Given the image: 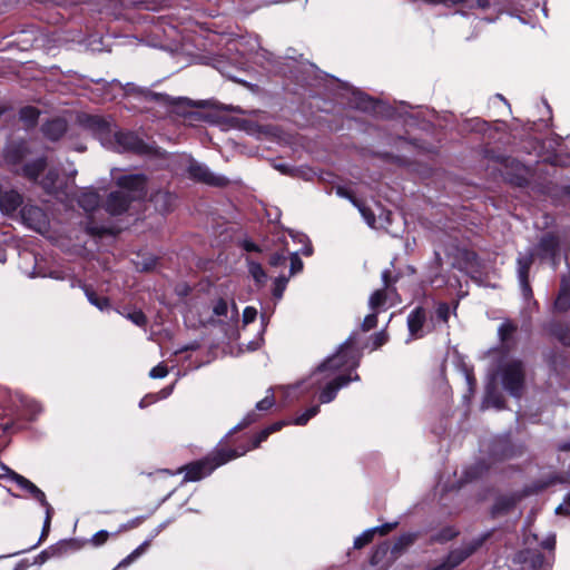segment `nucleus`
Here are the masks:
<instances>
[{
  "instance_id": "nucleus-1",
  "label": "nucleus",
  "mask_w": 570,
  "mask_h": 570,
  "mask_svg": "<svg viewBox=\"0 0 570 570\" xmlns=\"http://www.w3.org/2000/svg\"><path fill=\"white\" fill-rule=\"evenodd\" d=\"M117 191L109 194L105 203L106 210L111 215H121L135 200L147 195L146 177L141 174H128L115 177Z\"/></svg>"
},
{
  "instance_id": "nucleus-2",
  "label": "nucleus",
  "mask_w": 570,
  "mask_h": 570,
  "mask_svg": "<svg viewBox=\"0 0 570 570\" xmlns=\"http://www.w3.org/2000/svg\"><path fill=\"white\" fill-rule=\"evenodd\" d=\"M353 337H348L340 347L336 354L325 360L312 374L313 383L321 385L330 377L337 376L338 372L351 370L357 366L355 353L352 350Z\"/></svg>"
},
{
  "instance_id": "nucleus-3",
  "label": "nucleus",
  "mask_w": 570,
  "mask_h": 570,
  "mask_svg": "<svg viewBox=\"0 0 570 570\" xmlns=\"http://www.w3.org/2000/svg\"><path fill=\"white\" fill-rule=\"evenodd\" d=\"M238 455L236 450H219L204 460L190 463L180 469V471H185L184 481H198Z\"/></svg>"
},
{
  "instance_id": "nucleus-4",
  "label": "nucleus",
  "mask_w": 570,
  "mask_h": 570,
  "mask_svg": "<svg viewBox=\"0 0 570 570\" xmlns=\"http://www.w3.org/2000/svg\"><path fill=\"white\" fill-rule=\"evenodd\" d=\"M503 387L513 396H520L524 384V368L520 361L511 360L501 367Z\"/></svg>"
},
{
  "instance_id": "nucleus-5",
  "label": "nucleus",
  "mask_w": 570,
  "mask_h": 570,
  "mask_svg": "<svg viewBox=\"0 0 570 570\" xmlns=\"http://www.w3.org/2000/svg\"><path fill=\"white\" fill-rule=\"evenodd\" d=\"M358 380V375H355L352 377L351 375H337L335 377H330L328 380L322 382L321 385H317L313 383L311 380V376L304 381L302 384L306 385V391L313 390V389H321L320 393V401L321 403H330L332 402L336 393L340 389L346 386L351 381Z\"/></svg>"
},
{
  "instance_id": "nucleus-6",
  "label": "nucleus",
  "mask_w": 570,
  "mask_h": 570,
  "mask_svg": "<svg viewBox=\"0 0 570 570\" xmlns=\"http://www.w3.org/2000/svg\"><path fill=\"white\" fill-rule=\"evenodd\" d=\"M9 478L17 483V485L28 492L35 500H37L43 508H46V520L41 538H43L49 531L52 508L46 499V494L30 480L11 471Z\"/></svg>"
},
{
  "instance_id": "nucleus-7",
  "label": "nucleus",
  "mask_w": 570,
  "mask_h": 570,
  "mask_svg": "<svg viewBox=\"0 0 570 570\" xmlns=\"http://www.w3.org/2000/svg\"><path fill=\"white\" fill-rule=\"evenodd\" d=\"M189 176L200 183L212 186H225L228 179L224 176L215 175L205 165L197 161H191L188 166Z\"/></svg>"
},
{
  "instance_id": "nucleus-8",
  "label": "nucleus",
  "mask_w": 570,
  "mask_h": 570,
  "mask_svg": "<svg viewBox=\"0 0 570 570\" xmlns=\"http://www.w3.org/2000/svg\"><path fill=\"white\" fill-rule=\"evenodd\" d=\"M21 217L27 226L37 232H43L48 227L47 215L38 206L24 205L21 209Z\"/></svg>"
},
{
  "instance_id": "nucleus-9",
  "label": "nucleus",
  "mask_w": 570,
  "mask_h": 570,
  "mask_svg": "<svg viewBox=\"0 0 570 570\" xmlns=\"http://www.w3.org/2000/svg\"><path fill=\"white\" fill-rule=\"evenodd\" d=\"M518 559L523 563L522 570H548L550 567V562L538 551L520 552Z\"/></svg>"
},
{
  "instance_id": "nucleus-10",
  "label": "nucleus",
  "mask_w": 570,
  "mask_h": 570,
  "mask_svg": "<svg viewBox=\"0 0 570 570\" xmlns=\"http://www.w3.org/2000/svg\"><path fill=\"white\" fill-rule=\"evenodd\" d=\"M114 137L119 151H140L142 149V141L134 132L117 131L114 132Z\"/></svg>"
},
{
  "instance_id": "nucleus-11",
  "label": "nucleus",
  "mask_w": 570,
  "mask_h": 570,
  "mask_svg": "<svg viewBox=\"0 0 570 570\" xmlns=\"http://www.w3.org/2000/svg\"><path fill=\"white\" fill-rule=\"evenodd\" d=\"M22 204V196L16 190L2 191L0 195V210L7 215L14 213Z\"/></svg>"
},
{
  "instance_id": "nucleus-12",
  "label": "nucleus",
  "mask_w": 570,
  "mask_h": 570,
  "mask_svg": "<svg viewBox=\"0 0 570 570\" xmlns=\"http://www.w3.org/2000/svg\"><path fill=\"white\" fill-rule=\"evenodd\" d=\"M425 322V312L417 307L407 316V326L412 337H421V331Z\"/></svg>"
},
{
  "instance_id": "nucleus-13",
  "label": "nucleus",
  "mask_w": 570,
  "mask_h": 570,
  "mask_svg": "<svg viewBox=\"0 0 570 570\" xmlns=\"http://www.w3.org/2000/svg\"><path fill=\"white\" fill-rule=\"evenodd\" d=\"M67 130V124L63 119L57 118L48 121L42 127L43 135L50 140H58Z\"/></svg>"
},
{
  "instance_id": "nucleus-14",
  "label": "nucleus",
  "mask_w": 570,
  "mask_h": 570,
  "mask_svg": "<svg viewBox=\"0 0 570 570\" xmlns=\"http://www.w3.org/2000/svg\"><path fill=\"white\" fill-rule=\"evenodd\" d=\"M532 264V256H524L518 258V275L520 284L525 296L531 295V288L528 283V273Z\"/></svg>"
},
{
  "instance_id": "nucleus-15",
  "label": "nucleus",
  "mask_w": 570,
  "mask_h": 570,
  "mask_svg": "<svg viewBox=\"0 0 570 570\" xmlns=\"http://www.w3.org/2000/svg\"><path fill=\"white\" fill-rule=\"evenodd\" d=\"M41 185L48 194H52L57 197H59L60 194L68 196V193L63 191L61 185L59 184L58 173L53 169L47 173L41 181Z\"/></svg>"
},
{
  "instance_id": "nucleus-16",
  "label": "nucleus",
  "mask_w": 570,
  "mask_h": 570,
  "mask_svg": "<svg viewBox=\"0 0 570 570\" xmlns=\"http://www.w3.org/2000/svg\"><path fill=\"white\" fill-rule=\"evenodd\" d=\"M558 238L552 234H546L539 242L538 252L541 257L554 258L558 249Z\"/></svg>"
},
{
  "instance_id": "nucleus-17",
  "label": "nucleus",
  "mask_w": 570,
  "mask_h": 570,
  "mask_svg": "<svg viewBox=\"0 0 570 570\" xmlns=\"http://www.w3.org/2000/svg\"><path fill=\"white\" fill-rule=\"evenodd\" d=\"M389 298L400 301L399 297L395 298L393 293H391L386 289H383V288L376 289L371 294V296L368 298V306L372 311L379 312L381 308H383L385 306Z\"/></svg>"
},
{
  "instance_id": "nucleus-18",
  "label": "nucleus",
  "mask_w": 570,
  "mask_h": 570,
  "mask_svg": "<svg viewBox=\"0 0 570 570\" xmlns=\"http://www.w3.org/2000/svg\"><path fill=\"white\" fill-rule=\"evenodd\" d=\"M554 307L561 312L568 311L570 308V277L562 278L560 292L554 302Z\"/></svg>"
},
{
  "instance_id": "nucleus-19",
  "label": "nucleus",
  "mask_w": 570,
  "mask_h": 570,
  "mask_svg": "<svg viewBox=\"0 0 570 570\" xmlns=\"http://www.w3.org/2000/svg\"><path fill=\"white\" fill-rule=\"evenodd\" d=\"M175 199L176 197L171 193L165 190H159L151 197L155 207L164 213L173 208Z\"/></svg>"
},
{
  "instance_id": "nucleus-20",
  "label": "nucleus",
  "mask_w": 570,
  "mask_h": 570,
  "mask_svg": "<svg viewBox=\"0 0 570 570\" xmlns=\"http://www.w3.org/2000/svg\"><path fill=\"white\" fill-rule=\"evenodd\" d=\"M85 125L99 135L101 139L111 132L110 125L99 116H87Z\"/></svg>"
},
{
  "instance_id": "nucleus-21",
  "label": "nucleus",
  "mask_w": 570,
  "mask_h": 570,
  "mask_svg": "<svg viewBox=\"0 0 570 570\" xmlns=\"http://www.w3.org/2000/svg\"><path fill=\"white\" fill-rule=\"evenodd\" d=\"M78 204L83 210L91 212L99 205V196L95 190L86 189L78 197Z\"/></svg>"
},
{
  "instance_id": "nucleus-22",
  "label": "nucleus",
  "mask_w": 570,
  "mask_h": 570,
  "mask_svg": "<svg viewBox=\"0 0 570 570\" xmlns=\"http://www.w3.org/2000/svg\"><path fill=\"white\" fill-rule=\"evenodd\" d=\"M46 168V159L40 158L23 167V174L31 180H36Z\"/></svg>"
},
{
  "instance_id": "nucleus-23",
  "label": "nucleus",
  "mask_w": 570,
  "mask_h": 570,
  "mask_svg": "<svg viewBox=\"0 0 570 570\" xmlns=\"http://www.w3.org/2000/svg\"><path fill=\"white\" fill-rule=\"evenodd\" d=\"M70 547H71V543L62 542L61 544H59L57 547H50L49 549L43 550L39 554V558L41 559V561H46L49 558H52L55 556H59V554L66 553L69 550Z\"/></svg>"
},
{
  "instance_id": "nucleus-24",
  "label": "nucleus",
  "mask_w": 570,
  "mask_h": 570,
  "mask_svg": "<svg viewBox=\"0 0 570 570\" xmlns=\"http://www.w3.org/2000/svg\"><path fill=\"white\" fill-rule=\"evenodd\" d=\"M248 272L257 284H264L266 282L267 276L261 264L249 261Z\"/></svg>"
},
{
  "instance_id": "nucleus-25",
  "label": "nucleus",
  "mask_w": 570,
  "mask_h": 570,
  "mask_svg": "<svg viewBox=\"0 0 570 570\" xmlns=\"http://www.w3.org/2000/svg\"><path fill=\"white\" fill-rule=\"evenodd\" d=\"M495 406L500 409L502 406V400L500 395H497L494 392V386H489L487 389V395L483 401V407Z\"/></svg>"
},
{
  "instance_id": "nucleus-26",
  "label": "nucleus",
  "mask_w": 570,
  "mask_h": 570,
  "mask_svg": "<svg viewBox=\"0 0 570 570\" xmlns=\"http://www.w3.org/2000/svg\"><path fill=\"white\" fill-rule=\"evenodd\" d=\"M148 546H149V542L145 541L137 549H135L129 556H127L124 560H121L118 564V568H125V567L129 566L131 562H134L137 558H139L145 552V550Z\"/></svg>"
},
{
  "instance_id": "nucleus-27",
  "label": "nucleus",
  "mask_w": 570,
  "mask_h": 570,
  "mask_svg": "<svg viewBox=\"0 0 570 570\" xmlns=\"http://www.w3.org/2000/svg\"><path fill=\"white\" fill-rule=\"evenodd\" d=\"M38 117H39V111L35 107H24L20 110V118L28 126L35 125Z\"/></svg>"
},
{
  "instance_id": "nucleus-28",
  "label": "nucleus",
  "mask_w": 570,
  "mask_h": 570,
  "mask_svg": "<svg viewBox=\"0 0 570 570\" xmlns=\"http://www.w3.org/2000/svg\"><path fill=\"white\" fill-rule=\"evenodd\" d=\"M127 320L132 322L137 326H145L147 324V317L140 309H135L128 313H121Z\"/></svg>"
},
{
  "instance_id": "nucleus-29",
  "label": "nucleus",
  "mask_w": 570,
  "mask_h": 570,
  "mask_svg": "<svg viewBox=\"0 0 570 570\" xmlns=\"http://www.w3.org/2000/svg\"><path fill=\"white\" fill-rule=\"evenodd\" d=\"M382 281H383V289H386L395 296V298L399 297L396 289L393 287V285L396 283V277H393L390 269H385L382 273Z\"/></svg>"
},
{
  "instance_id": "nucleus-30",
  "label": "nucleus",
  "mask_w": 570,
  "mask_h": 570,
  "mask_svg": "<svg viewBox=\"0 0 570 570\" xmlns=\"http://www.w3.org/2000/svg\"><path fill=\"white\" fill-rule=\"evenodd\" d=\"M86 296L88 297V301L98 307L100 311L107 308L109 306V301L107 297H98L92 291L86 289Z\"/></svg>"
},
{
  "instance_id": "nucleus-31",
  "label": "nucleus",
  "mask_w": 570,
  "mask_h": 570,
  "mask_svg": "<svg viewBox=\"0 0 570 570\" xmlns=\"http://www.w3.org/2000/svg\"><path fill=\"white\" fill-rule=\"evenodd\" d=\"M374 535H375V530H373V529H368V530L364 531L361 535L355 538L354 548L361 549L364 546L368 544L370 542H372Z\"/></svg>"
},
{
  "instance_id": "nucleus-32",
  "label": "nucleus",
  "mask_w": 570,
  "mask_h": 570,
  "mask_svg": "<svg viewBox=\"0 0 570 570\" xmlns=\"http://www.w3.org/2000/svg\"><path fill=\"white\" fill-rule=\"evenodd\" d=\"M271 435V433L267 431V429L265 428L264 430H262L253 440V444L252 446H247V448H243L242 451H236L240 456V455H244L247 451H249L250 449H256L259 446V444L262 442H264L265 440H267V438Z\"/></svg>"
},
{
  "instance_id": "nucleus-33",
  "label": "nucleus",
  "mask_w": 570,
  "mask_h": 570,
  "mask_svg": "<svg viewBox=\"0 0 570 570\" xmlns=\"http://www.w3.org/2000/svg\"><path fill=\"white\" fill-rule=\"evenodd\" d=\"M318 412H320V406L318 405H314V406L309 407L308 410H306L303 414L297 416L294 420V424H296V425H305Z\"/></svg>"
},
{
  "instance_id": "nucleus-34",
  "label": "nucleus",
  "mask_w": 570,
  "mask_h": 570,
  "mask_svg": "<svg viewBox=\"0 0 570 570\" xmlns=\"http://www.w3.org/2000/svg\"><path fill=\"white\" fill-rule=\"evenodd\" d=\"M288 278L289 277H286V276H283V275H279L275 282H274V291H273V294L274 296L279 299L282 298L283 296V293L286 288V285H287V282H288Z\"/></svg>"
},
{
  "instance_id": "nucleus-35",
  "label": "nucleus",
  "mask_w": 570,
  "mask_h": 570,
  "mask_svg": "<svg viewBox=\"0 0 570 570\" xmlns=\"http://www.w3.org/2000/svg\"><path fill=\"white\" fill-rule=\"evenodd\" d=\"M26 151L24 142L19 144L16 147H10L7 154V157L13 163L19 161L23 157V153Z\"/></svg>"
},
{
  "instance_id": "nucleus-36",
  "label": "nucleus",
  "mask_w": 570,
  "mask_h": 570,
  "mask_svg": "<svg viewBox=\"0 0 570 570\" xmlns=\"http://www.w3.org/2000/svg\"><path fill=\"white\" fill-rule=\"evenodd\" d=\"M291 267H289V276H293L299 273L303 269V262L296 253H292L289 256Z\"/></svg>"
},
{
  "instance_id": "nucleus-37",
  "label": "nucleus",
  "mask_w": 570,
  "mask_h": 570,
  "mask_svg": "<svg viewBox=\"0 0 570 570\" xmlns=\"http://www.w3.org/2000/svg\"><path fill=\"white\" fill-rule=\"evenodd\" d=\"M227 312H228V305L225 299L219 298L218 301L215 302V304L213 306V314L215 316H218V317L226 316Z\"/></svg>"
},
{
  "instance_id": "nucleus-38",
  "label": "nucleus",
  "mask_w": 570,
  "mask_h": 570,
  "mask_svg": "<svg viewBox=\"0 0 570 570\" xmlns=\"http://www.w3.org/2000/svg\"><path fill=\"white\" fill-rule=\"evenodd\" d=\"M515 330H517L515 325H513L510 322H504L499 327V334H500L501 338L504 341V340L509 338Z\"/></svg>"
},
{
  "instance_id": "nucleus-39",
  "label": "nucleus",
  "mask_w": 570,
  "mask_h": 570,
  "mask_svg": "<svg viewBox=\"0 0 570 570\" xmlns=\"http://www.w3.org/2000/svg\"><path fill=\"white\" fill-rule=\"evenodd\" d=\"M376 313H377V311H374L372 314H368L364 318V321L362 323V330L364 332H367L376 326V324H377V314Z\"/></svg>"
},
{
  "instance_id": "nucleus-40",
  "label": "nucleus",
  "mask_w": 570,
  "mask_h": 570,
  "mask_svg": "<svg viewBox=\"0 0 570 570\" xmlns=\"http://www.w3.org/2000/svg\"><path fill=\"white\" fill-rule=\"evenodd\" d=\"M275 403L273 393L266 395L263 400L256 403V409L258 411H267L269 410Z\"/></svg>"
},
{
  "instance_id": "nucleus-41",
  "label": "nucleus",
  "mask_w": 570,
  "mask_h": 570,
  "mask_svg": "<svg viewBox=\"0 0 570 570\" xmlns=\"http://www.w3.org/2000/svg\"><path fill=\"white\" fill-rule=\"evenodd\" d=\"M108 538H109V533L106 530H100L96 534L92 535V538L90 539V542L95 547H100L108 540Z\"/></svg>"
},
{
  "instance_id": "nucleus-42",
  "label": "nucleus",
  "mask_w": 570,
  "mask_h": 570,
  "mask_svg": "<svg viewBox=\"0 0 570 570\" xmlns=\"http://www.w3.org/2000/svg\"><path fill=\"white\" fill-rule=\"evenodd\" d=\"M168 374V370L165 365L158 364L155 367H153L149 372V376L151 379H163Z\"/></svg>"
},
{
  "instance_id": "nucleus-43",
  "label": "nucleus",
  "mask_w": 570,
  "mask_h": 570,
  "mask_svg": "<svg viewBox=\"0 0 570 570\" xmlns=\"http://www.w3.org/2000/svg\"><path fill=\"white\" fill-rule=\"evenodd\" d=\"M287 262V257L284 254L275 253L269 258V264L273 267H282L285 266Z\"/></svg>"
},
{
  "instance_id": "nucleus-44",
  "label": "nucleus",
  "mask_w": 570,
  "mask_h": 570,
  "mask_svg": "<svg viewBox=\"0 0 570 570\" xmlns=\"http://www.w3.org/2000/svg\"><path fill=\"white\" fill-rule=\"evenodd\" d=\"M257 316V311L255 307L247 306L243 312V322L245 325L255 321Z\"/></svg>"
},
{
  "instance_id": "nucleus-45",
  "label": "nucleus",
  "mask_w": 570,
  "mask_h": 570,
  "mask_svg": "<svg viewBox=\"0 0 570 570\" xmlns=\"http://www.w3.org/2000/svg\"><path fill=\"white\" fill-rule=\"evenodd\" d=\"M389 340L386 332L381 331L373 336V348H379L384 345Z\"/></svg>"
},
{
  "instance_id": "nucleus-46",
  "label": "nucleus",
  "mask_w": 570,
  "mask_h": 570,
  "mask_svg": "<svg viewBox=\"0 0 570 570\" xmlns=\"http://www.w3.org/2000/svg\"><path fill=\"white\" fill-rule=\"evenodd\" d=\"M396 525H397V522H393V523H385V524H382L380 527H375V528H372V529L375 530V533H380L381 535H385L389 532H391Z\"/></svg>"
},
{
  "instance_id": "nucleus-47",
  "label": "nucleus",
  "mask_w": 570,
  "mask_h": 570,
  "mask_svg": "<svg viewBox=\"0 0 570 570\" xmlns=\"http://www.w3.org/2000/svg\"><path fill=\"white\" fill-rule=\"evenodd\" d=\"M438 317L442 320L443 322H446L450 314V307L448 304H441L439 305L436 309Z\"/></svg>"
},
{
  "instance_id": "nucleus-48",
  "label": "nucleus",
  "mask_w": 570,
  "mask_h": 570,
  "mask_svg": "<svg viewBox=\"0 0 570 570\" xmlns=\"http://www.w3.org/2000/svg\"><path fill=\"white\" fill-rule=\"evenodd\" d=\"M553 334L557 335L558 338L563 344H570L569 331L567 328H560V330L554 328Z\"/></svg>"
},
{
  "instance_id": "nucleus-49",
  "label": "nucleus",
  "mask_w": 570,
  "mask_h": 570,
  "mask_svg": "<svg viewBox=\"0 0 570 570\" xmlns=\"http://www.w3.org/2000/svg\"><path fill=\"white\" fill-rule=\"evenodd\" d=\"M11 402L10 393L4 387L0 386V406H8Z\"/></svg>"
},
{
  "instance_id": "nucleus-50",
  "label": "nucleus",
  "mask_w": 570,
  "mask_h": 570,
  "mask_svg": "<svg viewBox=\"0 0 570 570\" xmlns=\"http://www.w3.org/2000/svg\"><path fill=\"white\" fill-rule=\"evenodd\" d=\"M540 544L547 550H553L556 546V537L550 534Z\"/></svg>"
},
{
  "instance_id": "nucleus-51",
  "label": "nucleus",
  "mask_w": 570,
  "mask_h": 570,
  "mask_svg": "<svg viewBox=\"0 0 570 570\" xmlns=\"http://www.w3.org/2000/svg\"><path fill=\"white\" fill-rule=\"evenodd\" d=\"M557 513L570 514V494L566 498L564 502L557 508Z\"/></svg>"
},
{
  "instance_id": "nucleus-52",
  "label": "nucleus",
  "mask_w": 570,
  "mask_h": 570,
  "mask_svg": "<svg viewBox=\"0 0 570 570\" xmlns=\"http://www.w3.org/2000/svg\"><path fill=\"white\" fill-rule=\"evenodd\" d=\"M255 421H256V415H255L254 413L248 414V415L244 419V421H243L238 426H236V429L245 428V426H247L248 424H250V423H253V422H255Z\"/></svg>"
},
{
  "instance_id": "nucleus-53",
  "label": "nucleus",
  "mask_w": 570,
  "mask_h": 570,
  "mask_svg": "<svg viewBox=\"0 0 570 570\" xmlns=\"http://www.w3.org/2000/svg\"><path fill=\"white\" fill-rule=\"evenodd\" d=\"M284 425H285L284 422H275V423L271 424L269 426H267L266 429L272 434L274 432L279 431Z\"/></svg>"
},
{
  "instance_id": "nucleus-54",
  "label": "nucleus",
  "mask_w": 570,
  "mask_h": 570,
  "mask_svg": "<svg viewBox=\"0 0 570 570\" xmlns=\"http://www.w3.org/2000/svg\"><path fill=\"white\" fill-rule=\"evenodd\" d=\"M361 212H362V215L365 217L366 222L372 226L375 222L374 215L371 213H367V210L364 208H362Z\"/></svg>"
},
{
  "instance_id": "nucleus-55",
  "label": "nucleus",
  "mask_w": 570,
  "mask_h": 570,
  "mask_svg": "<svg viewBox=\"0 0 570 570\" xmlns=\"http://www.w3.org/2000/svg\"><path fill=\"white\" fill-rule=\"evenodd\" d=\"M243 247L247 252H257L258 250L257 245H255L254 243L248 242V240L244 242Z\"/></svg>"
},
{
  "instance_id": "nucleus-56",
  "label": "nucleus",
  "mask_w": 570,
  "mask_h": 570,
  "mask_svg": "<svg viewBox=\"0 0 570 570\" xmlns=\"http://www.w3.org/2000/svg\"><path fill=\"white\" fill-rule=\"evenodd\" d=\"M155 265H156V261H155V259H151L149 263H144V264L141 265V267H140V268H141L142 271H149V269H151Z\"/></svg>"
},
{
  "instance_id": "nucleus-57",
  "label": "nucleus",
  "mask_w": 570,
  "mask_h": 570,
  "mask_svg": "<svg viewBox=\"0 0 570 570\" xmlns=\"http://www.w3.org/2000/svg\"><path fill=\"white\" fill-rule=\"evenodd\" d=\"M514 183L519 186L523 185L524 183H527V178L524 176H521V175H518L515 177V180Z\"/></svg>"
},
{
  "instance_id": "nucleus-58",
  "label": "nucleus",
  "mask_w": 570,
  "mask_h": 570,
  "mask_svg": "<svg viewBox=\"0 0 570 570\" xmlns=\"http://www.w3.org/2000/svg\"><path fill=\"white\" fill-rule=\"evenodd\" d=\"M88 232L91 233V234H101L104 232L102 228H94V227H88Z\"/></svg>"
},
{
  "instance_id": "nucleus-59",
  "label": "nucleus",
  "mask_w": 570,
  "mask_h": 570,
  "mask_svg": "<svg viewBox=\"0 0 570 570\" xmlns=\"http://www.w3.org/2000/svg\"><path fill=\"white\" fill-rule=\"evenodd\" d=\"M559 450L561 451H570V442L569 443H562L559 445Z\"/></svg>"
},
{
  "instance_id": "nucleus-60",
  "label": "nucleus",
  "mask_w": 570,
  "mask_h": 570,
  "mask_svg": "<svg viewBox=\"0 0 570 570\" xmlns=\"http://www.w3.org/2000/svg\"><path fill=\"white\" fill-rule=\"evenodd\" d=\"M478 6L480 8H487L489 6L488 0H478Z\"/></svg>"
},
{
  "instance_id": "nucleus-61",
  "label": "nucleus",
  "mask_w": 570,
  "mask_h": 570,
  "mask_svg": "<svg viewBox=\"0 0 570 570\" xmlns=\"http://www.w3.org/2000/svg\"><path fill=\"white\" fill-rule=\"evenodd\" d=\"M454 537V533L451 530H446V534H444L443 540H449Z\"/></svg>"
},
{
  "instance_id": "nucleus-62",
  "label": "nucleus",
  "mask_w": 570,
  "mask_h": 570,
  "mask_svg": "<svg viewBox=\"0 0 570 570\" xmlns=\"http://www.w3.org/2000/svg\"><path fill=\"white\" fill-rule=\"evenodd\" d=\"M380 553H381V551H380V550H376V551L374 552V554H373V557H372V563H373V564H375V563H376V558H377V556H379Z\"/></svg>"
},
{
  "instance_id": "nucleus-63",
  "label": "nucleus",
  "mask_w": 570,
  "mask_h": 570,
  "mask_svg": "<svg viewBox=\"0 0 570 570\" xmlns=\"http://www.w3.org/2000/svg\"><path fill=\"white\" fill-rule=\"evenodd\" d=\"M155 98L156 99H165V100H168L169 97L165 96V95H161V94H155Z\"/></svg>"
},
{
  "instance_id": "nucleus-64",
  "label": "nucleus",
  "mask_w": 570,
  "mask_h": 570,
  "mask_svg": "<svg viewBox=\"0 0 570 570\" xmlns=\"http://www.w3.org/2000/svg\"><path fill=\"white\" fill-rule=\"evenodd\" d=\"M203 325L205 324H215V320L214 318H209L208 321L206 322H202Z\"/></svg>"
}]
</instances>
